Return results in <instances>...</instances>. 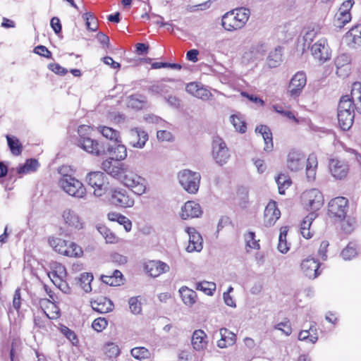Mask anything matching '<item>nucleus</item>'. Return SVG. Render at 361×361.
Masks as SVG:
<instances>
[{
	"label": "nucleus",
	"mask_w": 361,
	"mask_h": 361,
	"mask_svg": "<svg viewBox=\"0 0 361 361\" xmlns=\"http://www.w3.org/2000/svg\"><path fill=\"white\" fill-rule=\"evenodd\" d=\"M92 307L99 313H107L113 310L114 304L106 298H101L92 302Z\"/></svg>",
	"instance_id": "28"
},
{
	"label": "nucleus",
	"mask_w": 361,
	"mask_h": 361,
	"mask_svg": "<svg viewBox=\"0 0 361 361\" xmlns=\"http://www.w3.org/2000/svg\"><path fill=\"white\" fill-rule=\"evenodd\" d=\"M195 288L204 292L207 295H212L216 290V284L209 281L198 282L195 285Z\"/></svg>",
	"instance_id": "43"
},
{
	"label": "nucleus",
	"mask_w": 361,
	"mask_h": 361,
	"mask_svg": "<svg viewBox=\"0 0 361 361\" xmlns=\"http://www.w3.org/2000/svg\"><path fill=\"white\" fill-rule=\"evenodd\" d=\"M130 354L138 360L147 359L150 357L149 350L145 347H135L130 350Z\"/></svg>",
	"instance_id": "45"
},
{
	"label": "nucleus",
	"mask_w": 361,
	"mask_h": 361,
	"mask_svg": "<svg viewBox=\"0 0 361 361\" xmlns=\"http://www.w3.org/2000/svg\"><path fill=\"white\" fill-rule=\"evenodd\" d=\"M174 79L163 78L155 81L147 87L148 92L152 95H164L171 92V87L166 84V82H174Z\"/></svg>",
	"instance_id": "19"
},
{
	"label": "nucleus",
	"mask_w": 361,
	"mask_h": 361,
	"mask_svg": "<svg viewBox=\"0 0 361 361\" xmlns=\"http://www.w3.org/2000/svg\"><path fill=\"white\" fill-rule=\"evenodd\" d=\"M101 279L103 283L111 286H118L123 283L124 278L118 270H114L111 275H102Z\"/></svg>",
	"instance_id": "30"
},
{
	"label": "nucleus",
	"mask_w": 361,
	"mask_h": 361,
	"mask_svg": "<svg viewBox=\"0 0 361 361\" xmlns=\"http://www.w3.org/2000/svg\"><path fill=\"white\" fill-rule=\"evenodd\" d=\"M221 339L217 341V346L220 348H225L233 345L236 341V335L226 328H221L219 330Z\"/></svg>",
	"instance_id": "26"
},
{
	"label": "nucleus",
	"mask_w": 361,
	"mask_h": 361,
	"mask_svg": "<svg viewBox=\"0 0 361 361\" xmlns=\"http://www.w3.org/2000/svg\"><path fill=\"white\" fill-rule=\"evenodd\" d=\"M65 224L71 229L80 230L84 227V221L79 214L71 209H66L62 214Z\"/></svg>",
	"instance_id": "16"
},
{
	"label": "nucleus",
	"mask_w": 361,
	"mask_h": 361,
	"mask_svg": "<svg viewBox=\"0 0 361 361\" xmlns=\"http://www.w3.org/2000/svg\"><path fill=\"white\" fill-rule=\"evenodd\" d=\"M99 130L102 135L111 141L110 143L121 142L118 131L107 126H99Z\"/></svg>",
	"instance_id": "35"
},
{
	"label": "nucleus",
	"mask_w": 361,
	"mask_h": 361,
	"mask_svg": "<svg viewBox=\"0 0 361 361\" xmlns=\"http://www.w3.org/2000/svg\"><path fill=\"white\" fill-rule=\"evenodd\" d=\"M38 166L39 163L37 159H27L23 165L20 166L18 168L17 171L19 174L27 173L30 171H35L38 168Z\"/></svg>",
	"instance_id": "39"
},
{
	"label": "nucleus",
	"mask_w": 361,
	"mask_h": 361,
	"mask_svg": "<svg viewBox=\"0 0 361 361\" xmlns=\"http://www.w3.org/2000/svg\"><path fill=\"white\" fill-rule=\"evenodd\" d=\"M301 200L307 209L312 211L319 209L324 203L322 192L316 188L305 191L301 195Z\"/></svg>",
	"instance_id": "6"
},
{
	"label": "nucleus",
	"mask_w": 361,
	"mask_h": 361,
	"mask_svg": "<svg viewBox=\"0 0 361 361\" xmlns=\"http://www.w3.org/2000/svg\"><path fill=\"white\" fill-rule=\"evenodd\" d=\"M93 280V275L90 273H82L78 279L80 286L85 292L89 293L92 290L91 282Z\"/></svg>",
	"instance_id": "38"
},
{
	"label": "nucleus",
	"mask_w": 361,
	"mask_h": 361,
	"mask_svg": "<svg viewBox=\"0 0 361 361\" xmlns=\"http://www.w3.org/2000/svg\"><path fill=\"white\" fill-rule=\"evenodd\" d=\"M348 200L343 197H337L330 200L328 204V215L330 218L341 221L346 216Z\"/></svg>",
	"instance_id": "5"
},
{
	"label": "nucleus",
	"mask_w": 361,
	"mask_h": 361,
	"mask_svg": "<svg viewBox=\"0 0 361 361\" xmlns=\"http://www.w3.org/2000/svg\"><path fill=\"white\" fill-rule=\"evenodd\" d=\"M59 185L69 195L77 198H82L86 194L83 184L70 175H64L59 180Z\"/></svg>",
	"instance_id": "4"
},
{
	"label": "nucleus",
	"mask_w": 361,
	"mask_h": 361,
	"mask_svg": "<svg viewBox=\"0 0 361 361\" xmlns=\"http://www.w3.org/2000/svg\"><path fill=\"white\" fill-rule=\"evenodd\" d=\"M245 240L246 241V245L252 249H259V244L255 240V233L252 231H249L245 235Z\"/></svg>",
	"instance_id": "55"
},
{
	"label": "nucleus",
	"mask_w": 361,
	"mask_h": 361,
	"mask_svg": "<svg viewBox=\"0 0 361 361\" xmlns=\"http://www.w3.org/2000/svg\"><path fill=\"white\" fill-rule=\"evenodd\" d=\"M250 16L248 8L240 7L226 13L221 19V25L227 31L232 32L243 28Z\"/></svg>",
	"instance_id": "1"
},
{
	"label": "nucleus",
	"mask_w": 361,
	"mask_h": 361,
	"mask_svg": "<svg viewBox=\"0 0 361 361\" xmlns=\"http://www.w3.org/2000/svg\"><path fill=\"white\" fill-rule=\"evenodd\" d=\"M120 182L137 195H142L146 192L147 181L145 178L138 175L128 166L123 171Z\"/></svg>",
	"instance_id": "2"
},
{
	"label": "nucleus",
	"mask_w": 361,
	"mask_h": 361,
	"mask_svg": "<svg viewBox=\"0 0 361 361\" xmlns=\"http://www.w3.org/2000/svg\"><path fill=\"white\" fill-rule=\"evenodd\" d=\"M107 324L108 323L106 319L99 317L93 321L92 326L97 332H101L106 327Z\"/></svg>",
	"instance_id": "58"
},
{
	"label": "nucleus",
	"mask_w": 361,
	"mask_h": 361,
	"mask_svg": "<svg viewBox=\"0 0 361 361\" xmlns=\"http://www.w3.org/2000/svg\"><path fill=\"white\" fill-rule=\"evenodd\" d=\"M276 181L278 185L279 192L281 195L285 194V190L291 185L290 178L285 174L279 175L276 179Z\"/></svg>",
	"instance_id": "42"
},
{
	"label": "nucleus",
	"mask_w": 361,
	"mask_h": 361,
	"mask_svg": "<svg viewBox=\"0 0 361 361\" xmlns=\"http://www.w3.org/2000/svg\"><path fill=\"white\" fill-rule=\"evenodd\" d=\"M61 332L64 335L73 345H77L78 339L75 333L66 326L61 327Z\"/></svg>",
	"instance_id": "54"
},
{
	"label": "nucleus",
	"mask_w": 361,
	"mask_h": 361,
	"mask_svg": "<svg viewBox=\"0 0 361 361\" xmlns=\"http://www.w3.org/2000/svg\"><path fill=\"white\" fill-rule=\"evenodd\" d=\"M355 109L353 102L351 100L349 95H345L341 98L338 106V112L354 113Z\"/></svg>",
	"instance_id": "36"
},
{
	"label": "nucleus",
	"mask_w": 361,
	"mask_h": 361,
	"mask_svg": "<svg viewBox=\"0 0 361 361\" xmlns=\"http://www.w3.org/2000/svg\"><path fill=\"white\" fill-rule=\"evenodd\" d=\"M351 19V15L350 13L342 12L338 9V12L336 14L334 20V26L341 28L346 23H348Z\"/></svg>",
	"instance_id": "37"
},
{
	"label": "nucleus",
	"mask_w": 361,
	"mask_h": 361,
	"mask_svg": "<svg viewBox=\"0 0 361 361\" xmlns=\"http://www.w3.org/2000/svg\"><path fill=\"white\" fill-rule=\"evenodd\" d=\"M90 186L94 188V195L101 197L106 190V176L101 171L90 172L86 177Z\"/></svg>",
	"instance_id": "9"
},
{
	"label": "nucleus",
	"mask_w": 361,
	"mask_h": 361,
	"mask_svg": "<svg viewBox=\"0 0 361 361\" xmlns=\"http://www.w3.org/2000/svg\"><path fill=\"white\" fill-rule=\"evenodd\" d=\"M104 351L109 358H115L120 354L118 346L114 343H106L104 347Z\"/></svg>",
	"instance_id": "51"
},
{
	"label": "nucleus",
	"mask_w": 361,
	"mask_h": 361,
	"mask_svg": "<svg viewBox=\"0 0 361 361\" xmlns=\"http://www.w3.org/2000/svg\"><path fill=\"white\" fill-rule=\"evenodd\" d=\"M188 231L189 234V244L186 247L188 252L194 251L200 252L202 250V238L201 235L197 232L194 228Z\"/></svg>",
	"instance_id": "25"
},
{
	"label": "nucleus",
	"mask_w": 361,
	"mask_h": 361,
	"mask_svg": "<svg viewBox=\"0 0 361 361\" xmlns=\"http://www.w3.org/2000/svg\"><path fill=\"white\" fill-rule=\"evenodd\" d=\"M360 94H361V83L359 82H354L352 86L350 98L351 99L352 101H353Z\"/></svg>",
	"instance_id": "64"
},
{
	"label": "nucleus",
	"mask_w": 361,
	"mask_h": 361,
	"mask_svg": "<svg viewBox=\"0 0 361 361\" xmlns=\"http://www.w3.org/2000/svg\"><path fill=\"white\" fill-rule=\"evenodd\" d=\"M231 121L232 122L234 128L235 130L240 133H245L247 130V126L245 122L242 119L241 117L236 116V115H232L231 117Z\"/></svg>",
	"instance_id": "50"
},
{
	"label": "nucleus",
	"mask_w": 361,
	"mask_h": 361,
	"mask_svg": "<svg viewBox=\"0 0 361 361\" xmlns=\"http://www.w3.org/2000/svg\"><path fill=\"white\" fill-rule=\"evenodd\" d=\"M179 293L184 304L192 306L196 301L197 293L186 286L180 288Z\"/></svg>",
	"instance_id": "32"
},
{
	"label": "nucleus",
	"mask_w": 361,
	"mask_h": 361,
	"mask_svg": "<svg viewBox=\"0 0 361 361\" xmlns=\"http://www.w3.org/2000/svg\"><path fill=\"white\" fill-rule=\"evenodd\" d=\"M111 202L121 207H131L134 204V199L123 188H114L110 191Z\"/></svg>",
	"instance_id": "11"
},
{
	"label": "nucleus",
	"mask_w": 361,
	"mask_h": 361,
	"mask_svg": "<svg viewBox=\"0 0 361 361\" xmlns=\"http://www.w3.org/2000/svg\"><path fill=\"white\" fill-rule=\"evenodd\" d=\"M34 53H35L41 56H44L47 59L52 58L51 52L45 46H43V45L37 46L34 49Z\"/></svg>",
	"instance_id": "59"
},
{
	"label": "nucleus",
	"mask_w": 361,
	"mask_h": 361,
	"mask_svg": "<svg viewBox=\"0 0 361 361\" xmlns=\"http://www.w3.org/2000/svg\"><path fill=\"white\" fill-rule=\"evenodd\" d=\"M274 329L281 331L286 336H289L292 333V328L288 322H280L274 326Z\"/></svg>",
	"instance_id": "61"
},
{
	"label": "nucleus",
	"mask_w": 361,
	"mask_h": 361,
	"mask_svg": "<svg viewBox=\"0 0 361 361\" xmlns=\"http://www.w3.org/2000/svg\"><path fill=\"white\" fill-rule=\"evenodd\" d=\"M207 336L202 329L195 330L192 336L191 343L196 351L204 350L207 345Z\"/></svg>",
	"instance_id": "24"
},
{
	"label": "nucleus",
	"mask_w": 361,
	"mask_h": 361,
	"mask_svg": "<svg viewBox=\"0 0 361 361\" xmlns=\"http://www.w3.org/2000/svg\"><path fill=\"white\" fill-rule=\"evenodd\" d=\"M128 140L133 147L142 149L148 140V134L139 128L130 129L128 133Z\"/></svg>",
	"instance_id": "15"
},
{
	"label": "nucleus",
	"mask_w": 361,
	"mask_h": 361,
	"mask_svg": "<svg viewBox=\"0 0 361 361\" xmlns=\"http://www.w3.org/2000/svg\"><path fill=\"white\" fill-rule=\"evenodd\" d=\"M352 37L354 44L361 45V25H357L352 27L348 32Z\"/></svg>",
	"instance_id": "53"
},
{
	"label": "nucleus",
	"mask_w": 361,
	"mask_h": 361,
	"mask_svg": "<svg viewBox=\"0 0 361 361\" xmlns=\"http://www.w3.org/2000/svg\"><path fill=\"white\" fill-rule=\"evenodd\" d=\"M341 221H342L341 229L345 233L349 234L353 231L356 224L354 218L345 216Z\"/></svg>",
	"instance_id": "46"
},
{
	"label": "nucleus",
	"mask_w": 361,
	"mask_h": 361,
	"mask_svg": "<svg viewBox=\"0 0 361 361\" xmlns=\"http://www.w3.org/2000/svg\"><path fill=\"white\" fill-rule=\"evenodd\" d=\"M49 244L56 252L59 254L63 255L66 252V249L68 246V241L61 238H51L49 240Z\"/></svg>",
	"instance_id": "40"
},
{
	"label": "nucleus",
	"mask_w": 361,
	"mask_h": 361,
	"mask_svg": "<svg viewBox=\"0 0 361 361\" xmlns=\"http://www.w3.org/2000/svg\"><path fill=\"white\" fill-rule=\"evenodd\" d=\"M282 61V47H278L271 51L267 58V64L270 68H276Z\"/></svg>",
	"instance_id": "34"
},
{
	"label": "nucleus",
	"mask_w": 361,
	"mask_h": 361,
	"mask_svg": "<svg viewBox=\"0 0 361 361\" xmlns=\"http://www.w3.org/2000/svg\"><path fill=\"white\" fill-rule=\"evenodd\" d=\"M305 156L299 152L293 150L288 154L287 166L293 171L301 170L304 166Z\"/></svg>",
	"instance_id": "22"
},
{
	"label": "nucleus",
	"mask_w": 361,
	"mask_h": 361,
	"mask_svg": "<svg viewBox=\"0 0 361 361\" xmlns=\"http://www.w3.org/2000/svg\"><path fill=\"white\" fill-rule=\"evenodd\" d=\"M105 142H99L92 139L91 137H82V139H77L76 145L79 147L87 153L96 156L104 155Z\"/></svg>",
	"instance_id": "10"
},
{
	"label": "nucleus",
	"mask_w": 361,
	"mask_h": 361,
	"mask_svg": "<svg viewBox=\"0 0 361 361\" xmlns=\"http://www.w3.org/2000/svg\"><path fill=\"white\" fill-rule=\"evenodd\" d=\"M312 55L320 63H324L331 58V49L327 41L322 38L315 42L311 47Z\"/></svg>",
	"instance_id": "12"
},
{
	"label": "nucleus",
	"mask_w": 361,
	"mask_h": 361,
	"mask_svg": "<svg viewBox=\"0 0 361 361\" xmlns=\"http://www.w3.org/2000/svg\"><path fill=\"white\" fill-rule=\"evenodd\" d=\"M130 312L134 314H138L142 311L141 302L137 297H132L128 300Z\"/></svg>",
	"instance_id": "56"
},
{
	"label": "nucleus",
	"mask_w": 361,
	"mask_h": 361,
	"mask_svg": "<svg viewBox=\"0 0 361 361\" xmlns=\"http://www.w3.org/2000/svg\"><path fill=\"white\" fill-rule=\"evenodd\" d=\"M145 270L149 276L152 277H157L163 273L169 271V267L166 263L157 261L151 260L145 263Z\"/></svg>",
	"instance_id": "18"
},
{
	"label": "nucleus",
	"mask_w": 361,
	"mask_h": 361,
	"mask_svg": "<svg viewBox=\"0 0 361 361\" xmlns=\"http://www.w3.org/2000/svg\"><path fill=\"white\" fill-rule=\"evenodd\" d=\"M66 276V268L61 264L56 267V270H54L49 274V278L54 284H56L58 280L63 279Z\"/></svg>",
	"instance_id": "47"
},
{
	"label": "nucleus",
	"mask_w": 361,
	"mask_h": 361,
	"mask_svg": "<svg viewBox=\"0 0 361 361\" xmlns=\"http://www.w3.org/2000/svg\"><path fill=\"white\" fill-rule=\"evenodd\" d=\"M82 18L85 20V25L87 30L96 31L98 28L97 20L90 13H85L82 15Z\"/></svg>",
	"instance_id": "49"
},
{
	"label": "nucleus",
	"mask_w": 361,
	"mask_h": 361,
	"mask_svg": "<svg viewBox=\"0 0 361 361\" xmlns=\"http://www.w3.org/2000/svg\"><path fill=\"white\" fill-rule=\"evenodd\" d=\"M6 138L11 154L14 156H19L23 151V145L18 138L10 135H7Z\"/></svg>",
	"instance_id": "33"
},
{
	"label": "nucleus",
	"mask_w": 361,
	"mask_h": 361,
	"mask_svg": "<svg viewBox=\"0 0 361 361\" xmlns=\"http://www.w3.org/2000/svg\"><path fill=\"white\" fill-rule=\"evenodd\" d=\"M312 330V327H310V330H302L299 333L298 339L300 341H307L309 340L311 343H314L318 340V337L317 336L310 335V331Z\"/></svg>",
	"instance_id": "57"
},
{
	"label": "nucleus",
	"mask_w": 361,
	"mask_h": 361,
	"mask_svg": "<svg viewBox=\"0 0 361 361\" xmlns=\"http://www.w3.org/2000/svg\"><path fill=\"white\" fill-rule=\"evenodd\" d=\"M212 96V93L207 89L200 86L195 97L202 100H209Z\"/></svg>",
	"instance_id": "63"
},
{
	"label": "nucleus",
	"mask_w": 361,
	"mask_h": 361,
	"mask_svg": "<svg viewBox=\"0 0 361 361\" xmlns=\"http://www.w3.org/2000/svg\"><path fill=\"white\" fill-rule=\"evenodd\" d=\"M127 165L111 159H106L102 163L101 168L111 176L120 181Z\"/></svg>",
	"instance_id": "14"
},
{
	"label": "nucleus",
	"mask_w": 361,
	"mask_h": 361,
	"mask_svg": "<svg viewBox=\"0 0 361 361\" xmlns=\"http://www.w3.org/2000/svg\"><path fill=\"white\" fill-rule=\"evenodd\" d=\"M212 157L219 166L224 165L230 157L226 142L219 136L214 137L212 141Z\"/></svg>",
	"instance_id": "8"
},
{
	"label": "nucleus",
	"mask_w": 361,
	"mask_h": 361,
	"mask_svg": "<svg viewBox=\"0 0 361 361\" xmlns=\"http://www.w3.org/2000/svg\"><path fill=\"white\" fill-rule=\"evenodd\" d=\"M337 116L339 126L343 130H348L351 128L354 121V113L338 111Z\"/></svg>",
	"instance_id": "31"
},
{
	"label": "nucleus",
	"mask_w": 361,
	"mask_h": 361,
	"mask_svg": "<svg viewBox=\"0 0 361 361\" xmlns=\"http://www.w3.org/2000/svg\"><path fill=\"white\" fill-rule=\"evenodd\" d=\"M357 255V247L356 244L350 243L342 250L341 255L344 260H350Z\"/></svg>",
	"instance_id": "41"
},
{
	"label": "nucleus",
	"mask_w": 361,
	"mask_h": 361,
	"mask_svg": "<svg viewBox=\"0 0 361 361\" xmlns=\"http://www.w3.org/2000/svg\"><path fill=\"white\" fill-rule=\"evenodd\" d=\"M48 67L51 71L60 75H64L68 73V70L61 66L59 63H50Z\"/></svg>",
	"instance_id": "62"
},
{
	"label": "nucleus",
	"mask_w": 361,
	"mask_h": 361,
	"mask_svg": "<svg viewBox=\"0 0 361 361\" xmlns=\"http://www.w3.org/2000/svg\"><path fill=\"white\" fill-rule=\"evenodd\" d=\"M256 132L260 133L264 141V149L267 152H271L273 149L272 133L270 129L267 126H259L257 127Z\"/></svg>",
	"instance_id": "29"
},
{
	"label": "nucleus",
	"mask_w": 361,
	"mask_h": 361,
	"mask_svg": "<svg viewBox=\"0 0 361 361\" xmlns=\"http://www.w3.org/2000/svg\"><path fill=\"white\" fill-rule=\"evenodd\" d=\"M120 142L110 143L105 142L104 155L109 154L111 156L109 159L115 160L116 161L124 160L127 157V149L126 146Z\"/></svg>",
	"instance_id": "13"
},
{
	"label": "nucleus",
	"mask_w": 361,
	"mask_h": 361,
	"mask_svg": "<svg viewBox=\"0 0 361 361\" xmlns=\"http://www.w3.org/2000/svg\"><path fill=\"white\" fill-rule=\"evenodd\" d=\"M178 178L180 185L188 193L197 192L201 180V175L199 172L184 169L178 173Z\"/></svg>",
	"instance_id": "3"
},
{
	"label": "nucleus",
	"mask_w": 361,
	"mask_h": 361,
	"mask_svg": "<svg viewBox=\"0 0 361 361\" xmlns=\"http://www.w3.org/2000/svg\"><path fill=\"white\" fill-rule=\"evenodd\" d=\"M82 254V250L80 247L73 242L68 241V246L66 249V252L63 255L71 257H78Z\"/></svg>",
	"instance_id": "44"
},
{
	"label": "nucleus",
	"mask_w": 361,
	"mask_h": 361,
	"mask_svg": "<svg viewBox=\"0 0 361 361\" xmlns=\"http://www.w3.org/2000/svg\"><path fill=\"white\" fill-rule=\"evenodd\" d=\"M266 49L267 47L264 43L253 44L250 50L245 53L244 58L253 61L259 59L264 55Z\"/></svg>",
	"instance_id": "27"
},
{
	"label": "nucleus",
	"mask_w": 361,
	"mask_h": 361,
	"mask_svg": "<svg viewBox=\"0 0 361 361\" xmlns=\"http://www.w3.org/2000/svg\"><path fill=\"white\" fill-rule=\"evenodd\" d=\"M145 104V97L142 95L134 94L129 97L128 106L133 109H141Z\"/></svg>",
	"instance_id": "48"
},
{
	"label": "nucleus",
	"mask_w": 361,
	"mask_h": 361,
	"mask_svg": "<svg viewBox=\"0 0 361 361\" xmlns=\"http://www.w3.org/2000/svg\"><path fill=\"white\" fill-rule=\"evenodd\" d=\"M281 212L276 207L275 202H270L264 209V225L270 227L280 218Z\"/></svg>",
	"instance_id": "17"
},
{
	"label": "nucleus",
	"mask_w": 361,
	"mask_h": 361,
	"mask_svg": "<svg viewBox=\"0 0 361 361\" xmlns=\"http://www.w3.org/2000/svg\"><path fill=\"white\" fill-rule=\"evenodd\" d=\"M92 133V129L89 126L87 125H81L78 128V139H82V137H91L90 134Z\"/></svg>",
	"instance_id": "60"
},
{
	"label": "nucleus",
	"mask_w": 361,
	"mask_h": 361,
	"mask_svg": "<svg viewBox=\"0 0 361 361\" xmlns=\"http://www.w3.org/2000/svg\"><path fill=\"white\" fill-rule=\"evenodd\" d=\"M319 264L313 258L304 259L301 263V269L309 279H315L319 274Z\"/></svg>",
	"instance_id": "23"
},
{
	"label": "nucleus",
	"mask_w": 361,
	"mask_h": 361,
	"mask_svg": "<svg viewBox=\"0 0 361 361\" xmlns=\"http://www.w3.org/2000/svg\"><path fill=\"white\" fill-rule=\"evenodd\" d=\"M97 231L105 238L106 242L108 243H114L116 241V237L108 228L104 226H97Z\"/></svg>",
	"instance_id": "52"
},
{
	"label": "nucleus",
	"mask_w": 361,
	"mask_h": 361,
	"mask_svg": "<svg viewBox=\"0 0 361 361\" xmlns=\"http://www.w3.org/2000/svg\"><path fill=\"white\" fill-rule=\"evenodd\" d=\"M307 83V76L304 71L297 72L290 79L287 87V95L292 99L299 97Z\"/></svg>",
	"instance_id": "7"
},
{
	"label": "nucleus",
	"mask_w": 361,
	"mask_h": 361,
	"mask_svg": "<svg viewBox=\"0 0 361 361\" xmlns=\"http://www.w3.org/2000/svg\"><path fill=\"white\" fill-rule=\"evenodd\" d=\"M329 169L331 175L336 179L345 178L348 173V165L343 161L333 159L329 162Z\"/></svg>",
	"instance_id": "20"
},
{
	"label": "nucleus",
	"mask_w": 361,
	"mask_h": 361,
	"mask_svg": "<svg viewBox=\"0 0 361 361\" xmlns=\"http://www.w3.org/2000/svg\"><path fill=\"white\" fill-rule=\"evenodd\" d=\"M202 214V210L198 203L194 201H188L182 207L180 216L183 219H188L200 217Z\"/></svg>",
	"instance_id": "21"
}]
</instances>
